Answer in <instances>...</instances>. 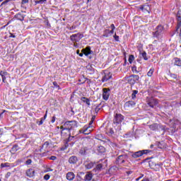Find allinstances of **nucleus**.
Here are the masks:
<instances>
[{"mask_svg": "<svg viewBox=\"0 0 181 181\" xmlns=\"http://www.w3.org/2000/svg\"><path fill=\"white\" fill-rule=\"evenodd\" d=\"M74 177H76V175H74V173H73V172H69L66 174L67 180H74Z\"/></svg>", "mask_w": 181, "mask_h": 181, "instance_id": "obj_19", "label": "nucleus"}, {"mask_svg": "<svg viewBox=\"0 0 181 181\" xmlns=\"http://www.w3.org/2000/svg\"><path fill=\"white\" fill-rule=\"evenodd\" d=\"M140 56H141V57H143V59L144 60H148V57H146V52H143L140 53Z\"/></svg>", "mask_w": 181, "mask_h": 181, "instance_id": "obj_30", "label": "nucleus"}, {"mask_svg": "<svg viewBox=\"0 0 181 181\" xmlns=\"http://www.w3.org/2000/svg\"><path fill=\"white\" fill-rule=\"evenodd\" d=\"M93 122H94L93 120H90V122H89V125H92Z\"/></svg>", "mask_w": 181, "mask_h": 181, "instance_id": "obj_62", "label": "nucleus"}, {"mask_svg": "<svg viewBox=\"0 0 181 181\" xmlns=\"http://www.w3.org/2000/svg\"><path fill=\"white\" fill-rule=\"evenodd\" d=\"M132 71H133V73H136V74L139 73V71L136 70V66H135L132 67Z\"/></svg>", "mask_w": 181, "mask_h": 181, "instance_id": "obj_36", "label": "nucleus"}, {"mask_svg": "<svg viewBox=\"0 0 181 181\" xmlns=\"http://www.w3.org/2000/svg\"><path fill=\"white\" fill-rule=\"evenodd\" d=\"M47 117V115L45 114V116H44L43 117H42V118H43V119H44V121H45V119H46V117Z\"/></svg>", "mask_w": 181, "mask_h": 181, "instance_id": "obj_60", "label": "nucleus"}, {"mask_svg": "<svg viewBox=\"0 0 181 181\" xmlns=\"http://www.w3.org/2000/svg\"><path fill=\"white\" fill-rule=\"evenodd\" d=\"M106 134H108V135H112V134H114V130L110 128L109 132H106Z\"/></svg>", "mask_w": 181, "mask_h": 181, "instance_id": "obj_40", "label": "nucleus"}, {"mask_svg": "<svg viewBox=\"0 0 181 181\" xmlns=\"http://www.w3.org/2000/svg\"><path fill=\"white\" fill-rule=\"evenodd\" d=\"M83 37H84V35H83L81 33H78L77 34H74L70 36V39H71V42H73L74 43L80 42V40H81V39H83Z\"/></svg>", "mask_w": 181, "mask_h": 181, "instance_id": "obj_3", "label": "nucleus"}, {"mask_svg": "<svg viewBox=\"0 0 181 181\" xmlns=\"http://www.w3.org/2000/svg\"><path fill=\"white\" fill-rule=\"evenodd\" d=\"M177 24L176 30L177 32H178L179 28H181V10H179L177 13Z\"/></svg>", "mask_w": 181, "mask_h": 181, "instance_id": "obj_8", "label": "nucleus"}, {"mask_svg": "<svg viewBox=\"0 0 181 181\" xmlns=\"http://www.w3.org/2000/svg\"><path fill=\"white\" fill-rule=\"evenodd\" d=\"M152 74H153V69H151L147 73V76L148 77H152Z\"/></svg>", "mask_w": 181, "mask_h": 181, "instance_id": "obj_34", "label": "nucleus"}, {"mask_svg": "<svg viewBox=\"0 0 181 181\" xmlns=\"http://www.w3.org/2000/svg\"><path fill=\"white\" fill-rule=\"evenodd\" d=\"M98 152H99V153H104V152H105V148L103 146H98Z\"/></svg>", "mask_w": 181, "mask_h": 181, "instance_id": "obj_25", "label": "nucleus"}, {"mask_svg": "<svg viewBox=\"0 0 181 181\" xmlns=\"http://www.w3.org/2000/svg\"><path fill=\"white\" fill-rule=\"evenodd\" d=\"M56 121V117H54V116H53L52 117V120H51V122H54Z\"/></svg>", "mask_w": 181, "mask_h": 181, "instance_id": "obj_50", "label": "nucleus"}, {"mask_svg": "<svg viewBox=\"0 0 181 181\" xmlns=\"http://www.w3.org/2000/svg\"><path fill=\"white\" fill-rule=\"evenodd\" d=\"M53 86H54V87H57V88H60V86L57 84V82L56 81L53 82Z\"/></svg>", "mask_w": 181, "mask_h": 181, "instance_id": "obj_45", "label": "nucleus"}, {"mask_svg": "<svg viewBox=\"0 0 181 181\" xmlns=\"http://www.w3.org/2000/svg\"><path fill=\"white\" fill-rule=\"evenodd\" d=\"M29 2V0H22V4H28Z\"/></svg>", "mask_w": 181, "mask_h": 181, "instance_id": "obj_53", "label": "nucleus"}, {"mask_svg": "<svg viewBox=\"0 0 181 181\" xmlns=\"http://www.w3.org/2000/svg\"><path fill=\"white\" fill-rule=\"evenodd\" d=\"M139 81V76L138 75H131L129 78V83L130 84H134V83H136V81Z\"/></svg>", "mask_w": 181, "mask_h": 181, "instance_id": "obj_7", "label": "nucleus"}, {"mask_svg": "<svg viewBox=\"0 0 181 181\" xmlns=\"http://www.w3.org/2000/svg\"><path fill=\"white\" fill-rule=\"evenodd\" d=\"M103 98L105 101L110 98V89L103 88Z\"/></svg>", "mask_w": 181, "mask_h": 181, "instance_id": "obj_10", "label": "nucleus"}, {"mask_svg": "<svg viewBox=\"0 0 181 181\" xmlns=\"http://www.w3.org/2000/svg\"><path fill=\"white\" fill-rule=\"evenodd\" d=\"M44 179H45V180H49L50 179V175H45L44 176Z\"/></svg>", "mask_w": 181, "mask_h": 181, "instance_id": "obj_42", "label": "nucleus"}, {"mask_svg": "<svg viewBox=\"0 0 181 181\" xmlns=\"http://www.w3.org/2000/svg\"><path fill=\"white\" fill-rule=\"evenodd\" d=\"M93 179V173H87L85 175L84 180L85 181H90Z\"/></svg>", "mask_w": 181, "mask_h": 181, "instance_id": "obj_20", "label": "nucleus"}, {"mask_svg": "<svg viewBox=\"0 0 181 181\" xmlns=\"http://www.w3.org/2000/svg\"><path fill=\"white\" fill-rule=\"evenodd\" d=\"M114 39L116 40V42H119V36L117 35V34H115L114 35Z\"/></svg>", "mask_w": 181, "mask_h": 181, "instance_id": "obj_41", "label": "nucleus"}, {"mask_svg": "<svg viewBox=\"0 0 181 181\" xmlns=\"http://www.w3.org/2000/svg\"><path fill=\"white\" fill-rule=\"evenodd\" d=\"M19 150V148L18 146V145H14L12 148H11V151L12 152H16L17 151Z\"/></svg>", "mask_w": 181, "mask_h": 181, "instance_id": "obj_31", "label": "nucleus"}, {"mask_svg": "<svg viewBox=\"0 0 181 181\" xmlns=\"http://www.w3.org/2000/svg\"><path fill=\"white\" fill-rule=\"evenodd\" d=\"M4 134V131L2 129H0V137L2 136V134Z\"/></svg>", "mask_w": 181, "mask_h": 181, "instance_id": "obj_54", "label": "nucleus"}, {"mask_svg": "<svg viewBox=\"0 0 181 181\" xmlns=\"http://www.w3.org/2000/svg\"><path fill=\"white\" fill-rule=\"evenodd\" d=\"M77 128V122L76 121H67L62 126L60 127L61 135H63L64 131L67 132L68 135L70 136V131Z\"/></svg>", "mask_w": 181, "mask_h": 181, "instance_id": "obj_1", "label": "nucleus"}, {"mask_svg": "<svg viewBox=\"0 0 181 181\" xmlns=\"http://www.w3.org/2000/svg\"><path fill=\"white\" fill-rule=\"evenodd\" d=\"M122 121H124L122 115L117 113L113 119V124H121Z\"/></svg>", "mask_w": 181, "mask_h": 181, "instance_id": "obj_6", "label": "nucleus"}, {"mask_svg": "<svg viewBox=\"0 0 181 181\" xmlns=\"http://www.w3.org/2000/svg\"><path fill=\"white\" fill-rule=\"evenodd\" d=\"M127 159H128V155H120L117 157L116 160V163H117L118 165H121V163H125V160H127Z\"/></svg>", "mask_w": 181, "mask_h": 181, "instance_id": "obj_5", "label": "nucleus"}, {"mask_svg": "<svg viewBox=\"0 0 181 181\" xmlns=\"http://www.w3.org/2000/svg\"><path fill=\"white\" fill-rule=\"evenodd\" d=\"M95 119V116L93 115V116L92 117V118H91V121H93V122H94Z\"/></svg>", "mask_w": 181, "mask_h": 181, "instance_id": "obj_59", "label": "nucleus"}, {"mask_svg": "<svg viewBox=\"0 0 181 181\" xmlns=\"http://www.w3.org/2000/svg\"><path fill=\"white\" fill-rule=\"evenodd\" d=\"M140 9L141 11H142V12H144V13H146V12L148 13H151V7L149 6V5L146 4L144 6H140Z\"/></svg>", "mask_w": 181, "mask_h": 181, "instance_id": "obj_9", "label": "nucleus"}, {"mask_svg": "<svg viewBox=\"0 0 181 181\" xmlns=\"http://www.w3.org/2000/svg\"><path fill=\"white\" fill-rule=\"evenodd\" d=\"M151 152H152V151L151 150H141V151H139L133 153L132 156V158H134L136 159V158H141V156L144 155H148V153H151Z\"/></svg>", "mask_w": 181, "mask_h": 181, "instance_id": "obj_2", "label": "nucleus"}, {"mask_svg": "<svg viewBox=\"0 0 181 181\" xmlns=\"http://www.w3.org/2000/svg\"><path fill=\"white\" fill-rule=\"evenodd\" d=\"M9 37H16V36L12 33H10Z\"/></svg>", "mask_w": 181, "mask_h": 181, "instance_id": "obj_55", "label": "nucleus"}, {"mask_svg": "<svg viewBox=\"0 0 181 181\" xmlns=\"http://www.w3.org/2000/svg\"><path fill=\"white\" fill-rule=\"evenodd\" d=\"M0 75L1 76V77L8 76V72H6V71H1L0 72Z\"/></svg>", "mask_w": 181, "mask_h": 181, "instance_id": "obj_38", "label": "nucleus"}, {"mask_svg": "<svg viewBox=\"0 0 181 181\" xmlns=\"http://www.w3.org/2000/svg\"><path fill=\"white\" fill-rule=\"evenodd\" d=\"M163 32H165L163 26L158 25L156 28V32L153 33L154 37H160V36L163 34Z\"/></svg>", "mask_w": 181, "mask_h": 181, "instance_id": "obj_4", "label": "nucleus"}, {"mask_svg": "<svg viewBox=\"0 0 181 181\" xmlns=\"http://www.w3.org/2000/svg\"><path fill=\"white\" fill-rule=\"evenodd\" d=\"M100 105H101L100 104L98 105L95 108V112H98V111H100Z\"/></svg>", "mask_w": 181, "mask_h": 181, "instance_id": "obj_44", "label": "nucleus"}, {"mask_svg": "<svg viewBox=\"0 0 181 181\" xmlns=\"http://www.w3.org/2000/svg\"><path fill=\"white\" fill-rule=\"evenodd\" d=\"M49 141H45L42 145V149H47V148L49 147Z\"/></svg>", "mask_w": 181, "mask_h": 181, "instance_id": "obj_32", "label": "nucleus"}, {"mask_svg": "<svg viewBox=\"0 0 181 181\" xmlns=\"http://www.w3.org/2000/svg\"><path fill=\"white\" fill-rule=\"evenodd\" d=\"M78 56H80V57H83V56H84V52L79 53Z\"/></svg>", "mask_w": 181, "mask_h": 181, "instance_id": "obj_58", "label": "nucleus"}, {"mask_svg": "<svg viewBox=\"0 0 181 181\" xmlns=\"http://www.w3.org/2000/svg\"><path fill=\"white\" fill-rule=\"evenodd\" d=\"M26 175L28 177H33L35 176V170L33 168H30L26 171Z\"/></svg>", "mask_w": 181, "mask_h": 181, "instance_id": "obj_16", "label": "nucleus"}, {"mask_svg": "<svg viewBox=\"0 0 181 181\" xmlns=\"http://www.w3.org/2000/svg\"><path fill=\"white\" fill-rule=\"evenodd\" d=\"M89 128H90V126L88 127H84L83 129L80 130V133L84 134V135H88L91 132V130H88Z\"/></svg>", "mask_w": 181, "mask_h": 181, "instance_id": "obj_18", "label": "nucleus"}, {"mask_svg": "<svg viewBox=\"0 0 181 181\" xmlns=\"http://www.w3.org/2000/svg\"><path fill=\"white\" fill-rule=\"evenodd\" d=\"M81 100V101H83V103H85L86 104H87V105H90V99L86 97H82Z\"/></svg>", "mask_w": 181, "mask_h": 181, "instance_id": "obj_23", "label": "nucleus"}, {"mask_svg": "<svg viewBox=\"0 0 181 181\" xmlns=\"http://www.w3.org/2000/svg\"><path fill=\"white\" fill-rule=\"evenodd\" d=\"M112 75L110 73L108 74H105L104 76L102 78L103 83H105V81H108L110 78H112Z\"/></svg>", "mask_w": 181, "mask_h": 181, "instance_id": "obj_17", "label": "nucleus"}, {"mask_svg": "<svg viewBox=\"0 0 181 181\" xmlns=\"http://www.w3.org/2000/svg\"><path fill=\"white\" fill-rule=\"evenodd\" d=\"M82 53L85 54V56H88V54H91V47H86L81 50Z\"/></svg>", "mask_w": 181, "mask_h": 181, "instance_id": "obj_15", "label": "nucleus"}, {"mask_svg": "<svg viewBox=\"0 0 181 181\" xmlns=\"http://www.w3.org/2000/svg\"><path fill=\"white\" fill-rule=\"evenodd\" d=\"M141 177H139L136 178V180L139 181L141 179Z\"/></svg>", "mask_w": 181, "mask_h": 181, "instance_id": "obj_64", "label": "nucleus"}, {"mask_svg": "<svg viewBox=\"0 0 181 181\" xmlns=\"http://www.w3.org/2000/svg\"><path fill=\"white\" fill-rule=\"evenodd\" d=\"M110 28H112V30H115V25H114V24H111Z\"/></svg>", "mask_w": 181, "mask_h": 181, "instance_id": "obj_49", "label": "nucleus"}, {"mask_svg": "<svg viewBox=\"0 0 181 181\" xmlns=\"http://www.w3.org/2000/svg\"><path fill=\"white\" fill-rule=\"evenodd\" d=\"M30 163H32L31 159H28L25 161V165H30Z\"/></svg>", "mask_w": 181, "mask_h": 181, "instance_id": "obj_43", "label": "nucleus"}, {"mask_svg": "<svg viewBox=\"0 0 181 181\" xmlns=\"http://www.w3.org/2000/svg\"><path fill=\"white\" fill-rule=\"evenodd\" d=\"M176 32H177V33H180V37H181V27L179 28L178 31L176 30Z\"/></svg>", "mask_w": 181, "mask_h": 181, "instance_id": "obj_51", "label": "nucleus"}, {"mask_svg": "<svg viewBox=\"0 0 181 181\" xmlns=\"http://www.w3.org/2000/svg\"><path fill=\"white\" fill-rule=\"evenodd\" d=\"M174 64L175 66H179L180 67L181 66V59L179 58H175L174 59Z\"/></svg>", "mask_w": 181, "mask_h": 181, "instance_id": "obj_21", "label": "nucleus"}, {"mask_svg": "<svg viewBox=\"0 0 181 181\" xmlns=\"http://www.w3.org/2000/svg\"><path fill=\"white\" fill-rule=\"evenodd\" d=\"M126 107H134L135 105V102L129 100L125 103Z\"/></svg>", "mask_w": 181, "mask_h": 181, "instance_id": "obj_24", "label": "nucleus"}, {"mask_svg": "<svg viewBox=\"0 0 181 181\" xmlns=\"http://www.w3.org/2000/svg\"><path fill=\"white\" fill-rule=\"evenodd\" d=\"M74 29H76V25H72L69 28V30H74Z\"/></svg>", "mask_w": 181, "mask_h": 181, "instance_id": "obj_48", "label": "nucleus"}, {"mask_svg": "<svg viewBox=\"0 0 181 181\" xmlns=\"http://www.w3.org/2000/svg\"><path fill=\"white\" fill-rule=\"evenodd\" d=\"M101 169H103V164H98L96 165V168L93 169V170H95V172H97V170H101Z\"/></svg>", "mask_w": 181, "mask_h": 181, "instance_id": "obj_26", "label": "nucleus"}, {"mask_svg": "<svg viewBox=\"0 0 181 181\" xmlns=\"http://www.w3.org/2000/svg\"><path fill=\"white\" fill-rule=\"evenodd\" d=\"M134 60H135V57H134V55H130L129 57V63H132Z\"/></svg>", "mask_w": 181, "mask_h": 181, "instance_id": "obj_33", "label": "nucleus"}, {"mask_svg": "<svg viewBox=\"0 0 181 181\" xmlns=\"http://www.w3.org/2000/svg\"><path fill=\"white\" fill-rule=\"evenodd\" d=\"M43 121H45V120H44V119L42 117V118L40 119V121H39V120L37 121V124H38V125H42V124H43Z\"/></svg>", "mask_w": 181, "mask_h": 181, "instance_id": "obj_39", "label": "nucleus"}, {"mask_svg": "<svg viewBox=\"0 0 181 181\" xmlns=\"http://www.w3.org/2000/svg\"><path fill=\"white\" fill-rule=\"evenodd\" d=\"M45 2H46V0H38V1H35V4H45Z\"/></svg>", "mask_w": 181, "mask_h": 181, "instance_id": "obj_37", "label": "nucleus"}, {"mask_svg": "<svg viewBox=\"0 0 181 181\" xmlns=\"http://www.w3.org/2000/svg\"><path fill=\"white\" fill-rule=\"evenodd\" d=\"M9 176H11V173H10V172H8V173H6V177H9Z\"/></svg>", "mask_w": 181, "mask_h": 181, "instance_id": "obj_56", "label": "nucleus"}, {"mask_svg": "<svg viewBox=\"0 0 181 181\" xmlns=\"http://www.w3.org/2000/svg\"><path fill=\"white\" fill-rule=\"evenodd\" d=\"M77 162H78V158L76 156H72L69 158V163L71 165H76Z\"/></svg>", "mask_w": 181, "mask_h": 181, "instance_id": "obj_12", "label": "nucleus"}, {"mask_svg": "<svg viewBox=\"0 0 181 181\" xmlns=\"http://www.w3.org/2000/svg\"><path fill=\"white\" fill-rule=\"evenodd\" d=\"M95 165V162L86 161L84 163V166H85L86 169H92Z\"/></svg>", "mask_w": 181, "mask_h": 181, "instance_id": "obj_14", "label": "nucleus"}, {"mask_svg": "<svg viewBox=\"0 0 181 181\" xmlns=\"http://www.w3.org/2000/svg\"><path fill=\"white\" fill-rule=\"evenodd\" d=\"M136 94H138V90H133L132 94V100H135V98H136Z\"/></svg>", "mask_w": 181, "mask_h": 181, "instance_id": "obj_29", "label": "nucleus"}, {"mask_svg": "<svg viewBox=\"0 0 181 181\" xmlns=\"http://www.w3.org/2000/svg\"><path fill=\"white\" fill-rule=\"evenodd\" d=\"M148 105L153 108L155 105H158V100L156 99L151 98L148 101Z\"/></svg>", "mask_w": 181, "mask_h": 181, "instance_id": "obj_11", "label": "nucleus"}, {"mask_svg": "<svg viewBox=\"0 0 181 181\" xmlns=\"http://www.w3.org/2000/svg\"><path fill=\"white\" fill-rule=\"evenodd\" d=\"M1 77H2V81L5 83V80H6V76H1Z\"/></svg>", "mask_w": 181, "mask_h": 181, "instance_id": "obj_57", "label": "nucleus"}, {"mask_svg": "<svg viewBox=\"0 0 181 181\" xmlns=\"http://www.w3.org/2000/svg\"><path fill=\"white\" fill-rule=\"evenodd\" d=\"M1 168H11V164L9 163H4L1 164Z\"/></svg>", "mask_w": 181, "mask_h": 181, "instance_id": "obj_27", "label": "nucleus"}, {"mask_svg": "<svg viewBox=\"0 0 181 181\" xmlns=\"http://www.w3.org/2000/svg\"><path fill=\"white\" fill-rule=\"evenodd\" d=\"M108 35H110V30H105L103 36H105V37H108Z\"/></svg>", "mask_w": 181, "mask_h": 181, "instance_id": "obj_35", "label": "nucleus"}, {"mask_svg": "<svg viewBox=\"0 0 181 181\" xmlns=\"http://www.w3.org/2000/svg\"><path fill=\"white\" fill-rule=\"evenodd\" d=\"M110 33L112 35L114 33V30H110Z\"/></svg>", "mask_w": 181, "mask_h": 181, "instance_id": "obj_61", "label": "nucleus"}, {"mask_svg": "<svg viewBox=\"0 0 181 181\" xmlns=\"http://www.w3.org/2000/svg\"><path fill=\"white\" fill-rule=\"evenodd\" d=\"M76 54H80V49H78V50L76 51Z\"/></svg>", "mask_w": 181, "mask_h": 181, "instance_id": "obj_63", "label": "nucleus"}, {"mask_svg": "<svg viewBox=\"0 0 181 181\" xmlns=\"http://www.w3.org/2000/svg\"><path fill=\"white\" fill-rule=\"evenodd\" d=\"M159 125H158V124H151L149 126L150 129H151V131H156V129H158Z\"/></svg>", "mask_w": 181, "mask_h": 181, "instance_id": "obj_22", "label": "nucleus"}, {"mask_svg": "<svg viewBox=\"0 0 181 181\" xmlns=\"http://www.w3.org/2000/svg\"><path fill=\"white\" fill-rule=\"evenodd\" d=\"M88 152H89V150H88V148H87V147H82L79 150V153L82 156H86V155H88Z\"/></svg>", "mask_w": 181, "mask_h": 181, "instance_id": "obj_13", "label": "nucleus"}, {"mask_svg": "<svg viewBox=\"0 0 181 181\" xmlns=\"http://www.w3.org/2000/svg\"><path fill=\"white\" fill-rule=\"evenodd\" d=\"M170 76L172 77V78H177V76L176 74H171Z\"/></svg>", "mask_w": 181, "mask_h": 181, "instance_id": "obj_47", "label": "nucleus"}, {"mask_svg": "<svg viewBox=\"0 0 181 181\" xmlns=\"http://www.w3.org/2000/svg\"><path fill=\"white\" fill-rule=\"evenodd\" d=\"M16 18H17V19H18V21H23V16H22V14H21V13H18V14H16Z\"/></svg>", "mask_w": 181, "mask_h": 181, "instance_id": "obj_28", "label": "nucleus"}, {"mask_svg": "<svg viewBox=\"0 0 181 181\" xmlns=\"http://www.w3.org/2000/svg\"><path fill=\"white\" fill-rule=\"evenodd\" d=\"M50 160H56L57 159V157L52 156L49 157Z\"/></svg>", "mask_w": 181, "mask_h": 181, "instance_id": "obj_46", "label": "nucleus"}, {"mask_svg": "<svg viewBox=\"0 0 181 181\" xmlns=\"http://www.w3.org/2000/svg\"><path fill=\"white\" fill-rule=\"evenodd\" d=\"M8 2H9V0H6L5 1H4V2L1 4V6L8 4Z\"/></svg>", "mask_w": 181, "mask_h": 181, "instance_id": "obj_52", "label": "nucleus"}]
</instances>
